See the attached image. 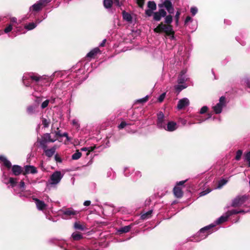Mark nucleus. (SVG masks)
<instances>
[{"label":"nucleus","mask_w":250,"mask_h":250,"mask_svg":"<svg viewBox=\"0 0 250 250\" xmlns=\"http://www.w3.org/2000/svg\"><path fill=\"white\" fill-rule=\"evenodd\" d=\"M19 186H20V188H22V189H23L25 188V183L23 181H21L20 183V185H19Z\"/></svg>","instance_id":"obj_59"},{"label":"nucleus","mask_w":250,"mask_h":250,"mask_svg":"<svg viewBox=\"0 0 250 250\" xmlns=\"http://www.w3.org/2000/svg\"><path fill=\"white\" fill-rule=\"evenodd\" d=\"M228 218H229V216L226 212L224 214H223V215L220 216L219 218H218L216 220V221L215 222V224H214L215 226L217 224H220L223 222H226V221H227Z\"/></svg>","instance_id":"obj_20"},{"label":"nucleus","mask_w":250,"mask_h":250,"mask_svg":"<svg viewBox=\"0 0 250 250\" xmlns=\"http://www.w3.org/2000/svg\"><path fill=\"white\" fill-rule=\"evenodd\" d=\"M214 227H215V225L210 224L202 228L193 236L192 239L190 238L189 241L199 242L205 239L209 234L212 232V230L211 229Z\"/></svg>","instance_id":"obj_2"},{"label":"nucleus","mask_w":250,"mask_h":250,"mask_svg":"<svg viewBox=\"0 0 250 250\" xmlns=\"http://www.w3.org/2000/svg\"><path fill=\"white\" fill-rule=\"evenodd\" d=\"M178 127L177 124L173 121L168 122L164 129L167 131L172 132L175 130Z\"/></svg>","instance_id":"obj_12"},{"label":"nucleus","mask_w":250,"mask_h":250,"mask_svg":"<svg viewBox=\"0 0 250 250\" xmlns=\"http://www.w3.org/2000/svg\"><path fill=\"white\" fill-rule=\"evenodd\" d=\"M64 173L60 171H54L50 176L46 183V186L49 188H55L61 182L63 178Z\"/></svg>","instance_id":"obj_3"},{"label":"nucleus","mask_w":250,"mask_h":250,"mask_svg":"<svg viewBox=\"0 0 250 250\" xmlns=\"http://www.w3.org/2000/svg\"><path fill=\"white\" fill-rule=\"evenodd\" d=\"M133 172V170L132 168H128V167H125V169H124V174L125 176H129L130 174V172Z\"/></svg>","instance_id":"obj_42"},{"label":"nucleus","mask_w":250,"mask_h":250,"mask_svg":"<svg viewBox=\"0 0 250 250\" xmlns=\"http://www.w3.org/2000/svg\"><path fill=\"white\" fill-rule=\"evenodd\" d=\"M91 204V201L89 200H87L84 202L83 205L84 206H89Z\"/></svg>","instance_id":"obj_61"},{"label":"nucleus","mask_w":250,"mask_h":250,"mask_svg":"<svg viewBox=\"0 0 250 250\" xmlns=\"http://www.w3.org/2000/svg\"><path fill=\"white\" fill-rule=\"evenodd\" d=\"M62 217L64 219H69L79 213V211L75 210L72 208H67L61 211Z\"/></svg>","instance_id":"obj_6"},{"label":"nucleus","mask_w":250,"mask_h":250,"mask_svg":"<svg viewBox=\"0 0 250 250\" xmlns=\"http://www.w3.org/2000/svg\"><path fill=\"white\" fill-rule=\"evenodd\" d=\"M156 33H165L167 36H170L171 40L174 38V32L170 25H166L163 23L159 24L154 30Z\"/></svg>","instance_id":"obj_4"},{"label":"nucleus","mask_w":250,"mask_h":250,"mask_svg":"<svg viewBox=\"0 0 250 250\" xmlns=\"http://www.w3.org/2000/svg\"><path fill=\"white\" fill-rule=\"evenodd\" d=\"M242 153H243V152L241 150H238L237 152H236V156H235V159L237 160V161H239L240 160L241 157V156L242 155Z\"/></svg>","instance_id":"obj_44"},{"label":"nucleus","mask_w":250,"mask_h":250,"mask_svg":"<svg viewBox=\"0 0 250 250\" xmlns=\"http://www.w3.org/2000/svg\"><path fill=\"white\" fill-rule=\"evenodd\" d=\"M211 191V190L210 189L207 188L205 190H204V191L201 192L199 193V195H200V196H203L206 195V194L209 193Z\"/></svg>","instance_id":"obj_47"},{"label":"nucleus","mask_w":250,"mask_h":250,"mask_svg":"<svg viewBox=\"0 0 250 250\" xmlns=\"http://www.w3.org/2000/svg\"><path fill=\"white\" fill-rule=\"evenodd\" d=\"M42 124L44 127H47L49 125V122L46 119H43L42 121Z\"/></svg>","instance_id":"obj_52"},{"label":"nucleus","mask_w":250,"mask_h":250,"mask_svg":"<svg viewBox=\"0 0 250 250\" xmlns=\"http://www.w3.org/2000/svg\"><path fill=\"white\" fill-rule=\"evenodd\" d=\"M106 39H104L102 42L100 44V46H102V47H103L105 45V42H106Z\"/></svg>","instance_id":"obj_63"},{"label":"nucleus","mask_w":250,"mask_h":250,"mask_svg":"<svg viewBox=\"0 0 250 250\" xmlns=\"http://www.w3.org/2000/svg\"><path fill=\"white\" fill-rule=\"evenodd\" d=\"M9 183L11 184L12 187L16 186L17 183V179L14 178H10L9 180Z\"/></svg>","instance_id":"obj_43"},{"label":"nucleus","mask_w":250,"mask_h":250,"mask_svg":"<svg viewBox=\"0 0 250 250\" xmlns=\"http://www.w3.org/2000/svg\"><path fill=\"white\" fill-rule=\"evenodd\" d=\"M22 167L19 165H14L12 167V171L13 175L18 176L22 172Z\"/></svg>","instance_id":"obj_17"},{"label":"nucleus","mask_w":250,"mask_h":250,"mask_svg":"<svg viewBox=\"0 0 250 250\" xmlns=\"http://www.w3.org/2000/svg\"><path fill=\"white\" fill-rule=\"evenodd\" d=\"M100 51V50L98 47L94 48L87 54L86 57L93 58Z\"/></svg>","instance_id":"obj_21"},{"label":"nucleus","mask_w":250,"mask_h":250,"mask_svg":"<svg viewBox=\"0 0 250 250\" xmlns=\"http://www.w3.org/2000/svg\"><path fill=\"white\" fill-rule=\"evenodd\" d=\"M165 17V23H166L167 24H170L172 22V17L170 15L166 16Z\"/></svg>","instance_id":"obj_39"},{"label":"nucleus","mask_w":250,"mask_h":250,"mask_svg":"<svg viewBox=\"0 0 250 250\" xmlns=\"http://www.w3.org/2000/svg\"><path fill=\"white\" fill-rule=\"evenodd\" d=\"M173 193L177 198H180L183 196V192L181 188L175 187L173 188Z\"/></svg>","instance_id":"obj_23"},{"label":"nucleus","mask_w":250,"mask_h":250,"mask_svg":"<svg viewBox=\"0 0 250 250\" xmlns=\"http://www.w3.org/2000/svg\"><path fill=\"white\" fill-rule=\"evenodd\" d=\"M122 14H123V19L128 22H132V16L130 14H129V13L128 12H126L125 11H124L123 12H122Z\"/></svg>","instance_id":"obj_22"},{"label":"nucleus","mask_w":250,"mask_h":250,"mask_svg":"<svg viewBox=\"0 0 250 250\" xmlns=\"http://www.w3.org/2000/svg\"><path fill=\"white\" fill-rule=\"evenodd\" d=\"M148 99V96H145V97H144L143 98H141L140 99H138L137 101V102L139 103H146V102L147 101Z\"/></svg>","instance_id":"obj_46"},{"label":"nucleus","mask_w":250,"mask_h":250,"mask_svg":"<svg viewBox=\"0 0 250 250\" xmlns=\"http://www.w3.org/2000/svg\"><path fill=\"white\" fill-rule=\"evenodd\" d=\"M198 12V9L196 7H191L190 8V12L192 16H195Z\"/></svg>","instance_id":"obj_48"},{"label":"nucleus","mask_w":250,"mask_h":250,"mask_svg":"<svg viewBox=\"0 0 250 250\" xmlns=\"http://www.w3.org/2000/svg\"><path fill=\"white\" fill-rule=\"evenodd\" d=\"M138 6L141 8L143 7L145 0H136Z\"/></svg>","instance_id":"obj_54"},{"label":"nucleus","mask_w":250,"mask_h":250,"mask_svg":"<svg viewBox=\"0 0 250 250\" xmlns=\"http://www.w3.org/2000/svg\"><path fill=\"white\" fill-rule=\"evenodd\" d=\"M208 110V106H203V107L201 108V109H200V110L199 113H200L201 114H204V113H206V112H207Z\"/></svg>","instance_id":"obj_50"},{"label":"nucleus","mask_w":250,"mask_h":250,"mask_svg":"<svg viewBox=\"0 0 250 250\" xmlns=\"http://www.w3.org/2000/svg\"><path fill=\"white\" fill-rule=\"evenodd\" d=\"M226 105V98L222 96L220 98L219 102L212 106V109L215 114H218L222 112V109Z\"/></svg>","instance_id":"obj_5"},{"label":"nucleus","mask_w":250,"mask_h":250,"mask_svg":"<svg viewBox=\"0 0 250 250\" xmlns=\"http://www.w3.org/2000/svg\"><path fill=\"white\" fill-rule=\"evenodd\" d=\"M142 174L141 172L139 171H136L134 172L132 175L133 180L136 181L140 178Z\"/></svg>","instance_id":"obj_35"},{"label":"nucleus","mask_w":250,"mask_h":250,"mask_svg":"<svg viewBox=\"0 0 250 250\" xmlns=\"http://www.w3.org/2000/svg\"><path fill=\"white\" fill-rule=\"evenodd\" d=\"M186 73V70H182L178 79V83L179 84H186L185 82L187 81L188 78H187L185 74Z\"/></svg>","instance_id":"obj_15"},{"label":"nucleus","mask_w":250,"mask_h":250,"mask_svg":"<svg viewBox=\"0 0 250 250\" xmlns=\"http://www.w3.org/2000/svg\"><path fill=\"white\" fill-rule=\"evenodd\" d=\"M37 106L36 105H30L27 108V112L29 115H32L36 113Z\"/></svg>","instance_id":"obj_28"},{"label":"nucleus","mask_w":250,"mask_h":250,"mask_svg":"<svg viewBox=\"0 0 250 250\" xmlns=\"http://www.w3.org/2000/svg\"><path fill=\"white\" fill-rule=\"evenodd\" d=\"M130 125V124L127 123L123 121L121 123L120 125H118V127L119 129H122L124 128L125 126L127 125Z\"/></svg>","instance_id":"obj_41"},{"label":"nucleus","mask_w":250,"mask_h":250,"mask_svg":"<svg viewBox=\"0 0 250 250\" xmlns=\"http://www.w3.org/2000/svg\"><path fill=\"white\" fill-rule=\"evenodd\" d=\"M72 125L77 129H79L80 127V124L79 123V121L77 119H73L72 121Z\"/></svg>","instance_id":"obj_40"},{"label":"nucleus","mask_w":250,"mask_h":250,"mask_svg":"<svg viewBox=\"0 0 250 250\" xmlns=\"http://www.w3.org/2000/svg\"><path fill=\"white\" fill-rule=\"evenodd\" d=\"M44 152L45 155L48 158H50L53 156V155L55 154L56 151V147L53 146L50 149H47L46 146L43 147Z\"/></svg>","instance_id":"obj_14"},{"label":"nucleus","mask_w":250,"mask_h":250,"mask_svg":"<svg viewBox=\"0 0 250 250\" xmlns=\"http://www.w3.org/2000/svg\"><path fill=\"white\" fill-rule=\"evenodd\" d=\"M33 200L34 201L37 209L39 210H43L46 207L47 205L44 203L42 201H41L36 198H33Z\"/></svg>","instance_id":"obj_11"},{"label":"nucleus","mask_w":250,"mask_h":250,"mask_svg":"<svg viewBox=\"0 0 250 250\" xmlns=\"http://www.w3.org/2000/svg\"><path fill=\"white\" fill-rule=\"evenodd\" d=\"M164 5L170 14H173L174 13V9L171 1L169 0H166L164 2Z\"/></svg>","instance_id":"obj_16"},{"label":"nucleus","mask_w":250,"mask_h":250,"mask_svg":"<svg viewBox=\"0 0 250 250\" xmlns=\"http://www.w3.org/2000/svg\"><path fill=\"white\" fill-rule=\"evenodd\" d=\"M166 120L164 113L160 111L157 114V126L160 129L166 127Z\"/></svg>","instance_id":"obj_8"},{"label":"nucleus","mask_w":250,"mask_h":250,"mask_svg":"<svg viewBox=\"0 0 250 250\" xmlns=\"http://www.w3.org/2000/svg\"><path fill=\"white\" fill-rule=\"evenodd\" d=\"M50 2V0H40L30 7V11L38 12Z\"/></svg>","instance_id":"obj_7"},{"label":"nucleus","mask_w":250,"mask_h":250,"mask_svg":"<svg viewBox=\"0 0 250 250\" xmlns=\"http://www.w3.org/2000/svg\"><path fill=\"white\" fill-rule=\"evenodd\" d=\"M113 3L112 0H104V5L106 8H110L112 6Z\"/></svg>","instance_id":"obj_32"},{"label":"nucleus","mask_w":250,"mask_h":250,"mask_svg":"<svg viewBox=\"0 0 250 250\" xmlns=\"http://www.w3.org/2000/svg\"><path fill=\"white\" fill-rule=\"evenodd\" d=\"M37 168L33 166H26L25 167V171L24 174L31 173V174H35L37 173Z\"/></svg>","instance_id":"obj_18"},{"label":"nucleus","mask_w":250,"mask_h":250,"mask_svg":"<svg viewBox=\"0 0 250 250\" xmlns=\"http://www.w3.org/2000/svg\"><path fill=\"white\" fill-rule=\"evenodd\" d=\"M227 182H228V180H227L225 179H222L220 180V181H219V182L218 183L217 188H219V189L221 188L223 186L226 185Z\"/></svg>","instance_id":"obj_33"},{"label":"nucleus","mask_w":250,"mask_h":250,"mask_svg":"<svg viewBox=\"0 0 250 250\" xmlns=\"http://www.w3.org/2000/svg\"><path fill=\"white\" fill-rule=\"evenodd\" d=\"M148 7L152 10H154L156 9V4L153 1H149L147 3Z\"/></svg>","instance_id":"obj_36"},{"label":"nucleus","mask_w":250,"mask_h":250,"mask_svg":"<svg viewBox=\"0 0 250 250\" xmlns=\"http://www.w3.org/2000/svg\"><path fill=\"white\" fill-rule=\"evenodd\" d=\"M81 155L82 153L80 152L77 151L76 152L72 155V159L73 160H78L81 157Z\"/></svg>","instance_id":"obj_38"},{"label":"nucleus","mask_w":250,"mask_h":250,"mask_svg":"<svg viewBox=\"0 0 250 250\" xmlns=\"http://www.w3.org/2000/svg\"><path fill=\"white\" fill-rule=\"evenodd\" d=\"M95 147L89 146V147H82L81 150L83 151H87L86 155H88L90 152L92 151Z\"/></svg>","instance_id":"obj_34"},{"label":"nucleus","mask_w":250,"mask_h":250,"mask_svg":"<svg viewBox=\"0 0 250 250\" xmlns=\"http://www.w3.org/2000/svg\"><path fill=\"white\" fill-rule=\"evenodd\" d=\"M245 211L243 210H237V209H232L228 211L226 213L228 215L229 217L233 214H236L240 213H244Z\"/></svg>","instance_id":"obj_25"},{"label":"nucleus","mask_w":250,"mask_h":250,"mask_svg":"<svg viewBox=\"0 0 250 250\" xmlns=\"http://www.w3.org/2000/svg\"><path fill=\"white\" fill-rule=\"evenodd\" d=\"M187 87V85L186 84H179L175 86V89L177 91L180 92L183 89L186 88Z\"/></svg>","instance_id":"obj_31"},{"label":"nucleus","mask_w":250,"mask_h":250,"mask_svg":"<svg viewBox=\"0 0 250 250\" xmlns=\"http://www.w3.org/2000/svg\"><path fill=\"white\" fill-rule=\"evenodd\" d=\"M245 82L246 83L247 86L249 88H250V79H246L245 80Z\"/></svg>","instance_id":"obj_60"},{"label":"nucleus","mask_w":250,"mask_h":250,"mask_svg":"<svg viewBox=\"0 0 250 250\" xmlns=\"http://www.w3.org/2000/svg\"><path fill=\"white\" fill-rule=\"evenodd\" d=\"M74 228L76 229L80 230H84L86 229V227L84 225L81 224L80 222H76L74 223Z\"/></svg>","instance_id":"obj_24"},{"label":"nucleus","mask_w":250,"mask_h":250,"mask_svg":"<svg viewBox=\"0 0 250 250\" xmlns=\"http://www.w3.org/2000/svg\"><path fill=\"white\" fill-rule=\"evenodd\" d=\"M49 102V100H46L45 101L43 102L41 104V108L44 109L45 108H46L48 105Z\"/></svg>","instance_id":"obj_45"},{"label":"nucleus","mask_w":250,"mask_h":250,"mask_svg":"<svg viewBox=\"0 0 250 250\" xmlns=\"http://www.w3.org/2000/svg\"><path fill=\"white\" fill-rule=\"evenodd\" d=\"M152 13V10L148 9L146 11V14L149 17L151 16Z\"/></svg>","instance_id":"obj_58"},{"label":"nucleus","mask_w":250,"mask_h":250,"mask_svg":"<svg viewBox=\"0 0 250 250\" xmlns=\"http://www.w3.org/2000/svg\"><path fill=\"white\" fill-rule=\"evenodd\" d=\"M43 140L46 142H54L56 139H52L51 138L50 134L45 133L43 136Z\"/></svg>","instance_id":"obj_26"},{"label":"nucleus","mask_w":250,"mask_h":250,"mask_svg":"<svg viewBox=\"0 0 250 250\" xmlns=\"http://www.w3.org/2000/svg\"><path fill=\"white\" fill-rule=\"evenodd\" d=\"M55 160L58 163H62V158L57 154H56L55 155Z\"/></svg>","instance_id":"obj_55"},{"label":"nucleus","mask_w":250,"mask_h":250,"mask_svg":"<svg viewBox=\"0 0 250 250\" xmlns=\"http://www.w3.org/2000/svg\"><path fill=\"white\" fill-rule=\"evenodd\" d=\"M247 199L246 196H237L232 200L231 206L234 207L240 206L245 202Z\"/></svg>","instance_id":"obj_9"},{"label":"nucleus","mask_w":250,"mask_h":250,"mask_svg":"<svg viewBox=\"0 0 250 250\" xmlns=\"http://www.w3.org/2000/svg\"><path fill=\"white\" fill-rule=\"evenodd\" d=\"M166 93L164 92L159 96V97L158 98V101H159V102L161 103L164 101V100L166 97Z\"/></svg>","instance_id":"obj_49"},{"label":"nucleus","mask_w":250,"mask_h":250,"mask_svg":"<svg viewBox=\"0 0 250 250\" xmlns=\"http://www.w3.org/2000/svg\"><path fill=\"white\" fill-rule=\"evenodd\" d=\"M12 28H13L12 25L9 24V25H8V26L7 27H6L4 29V32L5 33H8L10 32L12 30Z\"/></svg>","instance_id":"obj_51"},{"label":"nucleus","mask_w":250,"mask_h":250,"mask_svg":"<svg viewBox=\"0 0 250 250\" xmlns=\"http://www.w3.org/2000/svg\"><path fill=\"white\" fill-rule=\"evenodd\" d=\"M245 160L249 162L250 166V151L245 155Z\"/></svg>","instance_id":"obj_56"},{"label":"nucleus","mask_w":250,"mask_h":250,"mask_svg":"<svg viewBox=\"0 0 250 250\" xmlns=\"http://www.w3.org/2000/svg\"><path fill=\"white\" fill-rule=\"evenodd\" d=\"M131 228V226H125L120 228L118 231L120 233H126L130 231Z\"/></svg>","instance_id":"obj_29"},{"label":"nucleus","mask_w":250,"mask_h":250,"mask_svg":"<svg viewBox=\"0 0 250 250\" xmlns=\"http://www.w3.org/2000/svg\"><path fill=\"white\" fill-rule=\"evenodd\" d=\"M193 21V19L189 16H187L185 21V25L188 26V22H191Z\"/></svg>","instance_id":"obj_53"},{"label":"nucleus","mask_w":250,"mask_h":250,"mask_svg":"<svg viewBox=\"0 0 250 250\" xmlns=\"http://www.w3.org/2000/svg\"><path fill=\"white\" fill-rule=\"evenodd\" d=\"M0 161L3 162V165L8 168L11 167L12 165L11 162L4 156H0Z\"/></svg>","instance_id":"obj_19"},{"label":"nucleus","mask_w":250,"mask_h":250,"mask_svg":"<svg viewBox=\"0 0 250 250\" xmlns=\"http://www.w3.org/2000/svg\"><path fill=\"white\" fill-rule=\"evenodd\" d=\"M152 213V210H150L146 212L143 213L141 216V218L142 220H146L149 218L151 216V214Z\"/></svg>","instance_id":"obj_27"},{"label":"nucleus","mask_w":250,"mask_h":250,"mask_svg":"<svg viewBox=\"0 0 250 250\" xmlns=\"http://www.w3.org/2000/svg\"><path fill=\"white\" fill-rule=\"evenodd\" d=\"M56 73H54L50 76H40L38 74L33 73L24 74L22 77L23 83L26 86H29L32 84L35 91L41 92L43 89V86L50 85Z\"/></svg>","instance_id":"obj_1"},{"label":"nucleus","mask_w":250,"mask_h":250,"mask_svg":"<svg viewBox=\"0 0 250 250\" xmlns=\"http://www.w3.org/2000/svg\"><path fill=\"white\" fill-rule=\"evenodd\" d=\"M59 136L60 137H65L67 139L68 138V134L66 132H64L62 134H59Z\"/></svg>","instance_id":"obj_62"},{"label":"nucleus","mask_w":250,"mask_h":250,"mask_svg":"<svg viewBox=\"0 0 250 250\" xmlns=\"http://www.w3.org/2000/svg\"><path fill=\"white\" fill-rule=\"evenodd\" d=\"M36 26H37V24L36 23H35L34 22H31V23H29L28 24H27L25 26V28H26V29H27L28 30H30L33 29Z\"/></svg>","instance_id":"obj_37"},{"label":"nucleus","mask_w":250,"mask_h":250,"mask_svg":"<svg viewBox=\"0 0 250 250\" xmlns=\"http://www.w3.org/2000/svg\"><path fill=\"white\" fill-rule=\"evenodd\" d=\"M167 12L164 9H161L158 12L153 13V19L156 21H159L162 17H165Z\"/></svg>","instance_id":"obj_10"},{"label":"nucleus","mask_w":250,"mask_h":250,"mask_svg":"<svg viewBox=\"0 0 250 250\" xmlns=\"http://www.w3.org/2000/svg\"><path fill=\"white\" fill-rule=\"evenodd\" d=\"M189 104V101L188 98H183L179 101L177 104V108L178 109H182L184 107L188 106Z\"/></svg>","instance_id":"obj_13"},{"label":"nucleus","mask_w":250,"mask_h":250,"mask_svg":"<svg viewBox=\"0 0 250 250\" xmlns=\"http://www.w3.org/2000/svg\"><path fill=\"white\" fill-rule=\"evenodd\" d=\"M71 237L74 240L78 241L83 238V236L79 232H74Z\"/></svg>","instance_id":"obj_30"},{"label":"nucleus","mask_w":250,"mask_h":250,"mask_svg":"<svg viewBox=\"0 0 250 250\" xmlns=\"http://www.w3.org/2000/svg\"><path fill=\"white\" fill-rule=\"evenodd\" d=\"M181 14V12L180 9H179L178 11H177L175 16V20L179 19L180 15Z\"/></svg>","instance_id":"obj_57"},{"label":"nucleus","mask_w":250,"mask_h":250,"mask_svg":"<svg viewBox=\"0 0 250 250\" xmlns=\"http://www.w3.org/2000/svg\"><path fill=\"white\" fill-rule=\"evenodd\" d=\"M13 23L17 22V19L15 17H12L10 20Z\"/></svg>","instance_id":"obj_64"}]
</instances>
